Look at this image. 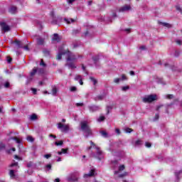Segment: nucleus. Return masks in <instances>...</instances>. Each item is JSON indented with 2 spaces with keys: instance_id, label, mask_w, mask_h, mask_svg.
I'll use <instances>...</instances> for the list:
<instances>
[{
  "instance_id": "4468645a",
  "label": "nucleus",
  "mask_w": 182,
  "mask_h": 182,
  "mask_svg": "<svg viewBox=\"0 0 182 182\" xmlns=\"http://www.w3.org/2000/svg\"><path fill=\"white\" fill-rule=\"evenodd\" d=\"M88 107L90 112H97V110H100V107L96 105L90 106Z\"/></svg>"
},
{
  "instance_id": "423d86ee",
  "label": "nucleus",
  "mask_w": 182,
  "mask_h": 182,
  "mask_svg": "<svg viewBox=\"0 0 182 182\" xmlns=\"http://www.w3.org/2000/svg\"><path fill=\"white\" fill-rule=\"evenodd\" d=\"M45 72H46L45 68H34L33 69V70L31 72L30 75L31 77L32 76H35V75H36V73H38V75H43V74H45Z\"/></svg>"
},
{
  "instance_id": "aec40b11",
  "label": "nucleus",
  "mask_w": 182,
  "mask_h": 182,
  "mask_svg": "<svg viewBox=\"0 0 182 182\" xmlns=\"http://www.w3.org/2000/svg\"><path fill=\"white\" fill-rule=\"evenodd\" d=\"M53 41H55V42H60V37H59V35L58 33H55L53 35Z\"/></svg>"
},
{
  "instance_id": "4c0bfd02",
  "label": "nucleus",
  "mask_w": 182,
  "mask_h": 182,
  "mask_svg": "<svg viewBox=\"0 0 182 182\" xmlns=\"http://www.w3.org/2000/svg\"><path fill=\"white\" fill-rule=\"evenodd\" d=\"M165 97H166V99H173V97H174V95H166V96H165Z\"/></svg>"
},
{
  "instance_id": "4be33fe9",
  "label": "nucleus",
  "mask_w": 182,
  "mask_h": 182,
  "mask_svg": "<svg viewBox=\"0 0 182 182\" xmlns=\"http://www.w3.org/2000/svg\"><path fill=\"white\" fill-rule=\"evenodd\" d=\"M66 153H68V149H62L61 151L58 152V154L60 156L62 154H66Z\"/></svg>"
},
{
  "instance_id": "1a4fd4ad",
  "label": "nucleus",
  "mask_w": 182,
  "mask_h": 182,
  "mask_svg": "<svg viewBox=\"0 0 182 182\" xmlns=\"http://www.w3.org/2000/svg\"><path fill=\"white\" fill-rule=\"evenodd\" d=\"M9 140H15L16 143L18 144V147H22V139L18 137H11Z\"/></svg>"
},
{
  "instance_id": "72a5a7b5",
  "label": "nucleus",
  "mask_w": 182,
  "mask_h": 182,
  "mask_svg": "<svg viewBox=\"0 0 182 182\" xmlns=\"http://www.w3.org/2000/svg\"><path fill=\"white\" fill-rule=\"evenodd\" d=\"M161 25H163V26H166V28H171V26L170 25V23H161Z\"/></svg>"
},
{
  "instance_id": "bf43d9fd",
  "label": "nucleus",
  "mask_w": 182,
  "mask_h": 182,
  "mask_svg": "<svg viewBox=\"0 0 182 182\" xmlns=\"http://www.w3.org/2000/svg\"><path fill=\"white\" fill-rule=\"evenodd\" d=\"M126 174H127V173H124L119 174V175L118 176V177H120V178L124 177V176H126Z\"/></svg>"
},
{
  "instance_id": "de8ad7c7",
  "label": "nucleus",
  "mask_w": 182,
  "mask_h": 182,
  "mask_svg": "<svg viewBox=\"0 0 182 182\" xmlns=\"http://www.w3.org/2000/svg\"><path fill=\"white\" fill-rule=\"evenodd\" d=\"M31 91L33 92V95H36V92H38L36 88H31Z\"/></svg>"
},
{
  "instance_id": "a878e982",
  "label": "nucleus",
  "mask_w": 182,
  "mask_h": 182,
  "mask_svg": "<svg viewBox=\"0 0 182 182\" xmlns=\"http://www.w3.org/2000/svg\"><path fill=\"white\" fill-rule=\"evenodd\" d=\"M124 132H125L126 133H132V132H133V129L129 127H125L124 129Z\"/></svg>"
},
{
  "instance_id": "a19ab883",
  "label": "nucleus",
  "mask_w": 182,
  "mask_h": 182,
  "mask_svg": "<svg viewBox=\"0 0 182 182\" xmlns=\"http://www.w3.org/2000/svg\"><path fill=\"white\" fill-rule=\"evenodd\" d=\"M159 114H156L155 115L154 119H153L154 122H157V120H159Z\"/></svg>"
},
{
  "instance_id": "f03ea898",
  "label": "nucleus",
  "mask_w": 182,
  "mask_h": 182,
  "mask_svg": "<svg viewBox=\"0 0 182 182\" xmlns=\"http://www.w3.org/2000/svg\"><path fill=\"white\" fill-rule=\"evenodd\" d=\"M91 146L88 148V150L90 149H95L96 151V154H92V156L95 157V159H98V160H102L103 159V152L100 150V148L96 146L93 141H90Z\"/></svg>"
},
{
  "instance_id": "f704fd0d",
  "label": "nucleus",
  "mask_w": 182,
  "mask_h": 182,
  "mask_svg": "<svg viewBox=\"0 0 182 182\" xmlns=\"http://www.w3.org/2000/svg\"><path fill=\"white\" fill-rule=\"evenodd\" d=\"M103 97H104L103 95H99L95 98V100H102Z\"/></svg>"
},
{
  "instance_id": "5fc2aeb1",
  "label": "nucleus",
  "mask_w": 182,
  "mask_h": 182,
  "mask_svg": "<svg viewBox=\"0 0 182 182\" xmlns=\"http://www.w3.org/2000/svg\"><path fill=\"white\" fill-rule=\"evenodd\" d=\"M70 91L71 92H76V87H70Z\"/></svg>"
},
{
  "instance_id": "3c124183",
  "label": "nucleus",
  "mask_w": 182,
  "mask_h": 182,
  "mask_svg": "<svg viewBox=\"0 0 182 182\" xmlns=\"http://www.w3.org/2000/svg\"><path fill=\"white\" fill-rule=\"evenodd\" d=\"M120 80H121L120 78H115V79L114 80V83H119V82H120Z\"/></svg>"
},
{
  "instance_id": "393cba45",
  "label": "nucleus",
  "mask_w": 182,
  "mask_h": 182,
  "mask_svg": "<svg viewBox=\"0 0 182 182\" xmlns=\"http://www.w3.org/2000/svg\"><path fill=\"white\" fill-rule=\"evenodd\" d=\"M101 136H102V137H108L109 136L107 135V132H106V131H101L100 132Z\"/></svg>"
},
{
  "instance_id": "69168bd1",
  "label": "nucleus",
  "mask_w": 182,
  "mask_h": 182,
  "mask_svg": "<svg viewBox=\"0 0 182 182\" xmlns=\"http://www.w3.org/2000/svg\"><path fill=\"white\" fill-rule=\"evenodd\" d=\"M76 106L79 107V106H83V103H77Z\"/></svg>"
},
{
  "instance_id": "7c9ffc66",
  "label": "nucleus",
  "mask_w": 182,
  "mask_h": 182,
  "mask_svg": "<svg viewBox=\"0 0 182 182\" xmlns=\"http://www.w3.org/2000/svg\"><path fill=\"white\" fill-rule=\"evenodd\" d=\"M10 167H16V168H19V166H18V162H14L10 165Z\"/></svg>"
},
{
  "instance_id": "2eb2a0df",
  "label": "nucleus",
  "mask_w": 182,
  "mask_h": 182,
  "mask_svg": "<svg viewBox=\"0 0 182 182\" xmlns=\"http://www.w3.org/2000/svg\"><path fill=\"white\" fill-rule=\"evenodd\" d=\"M82 79H83V77H82V75H77L75 77V80H79V83L81 85H83Z\"/></svg>"
},
{
  "instance_id": "bb28decb",
  "label": "nucleus",
  "mask_w": 182,
  "mask_h": 182,
  "mask_svg": "<svg viewBox=\"0 0 182 182\" xmlns=\"http://www.w3.org/2000/svg\"><path fill=\"white\" fill-rule=\"evenodd\" d=\"M112 167H114V168L117 167V166H119V164H118L117 161H112Z\"/></svg>"
},
{
  "instance_id": "58836bf2",
  "label": "nucleus",
  "mask_w": 182,
  "mask_h": 182,
  "mask_svg": "<svg viewBox=\"0 0 182 182\" xmlns=\"http://www.w3.org/2000/svg\"><path fill=\"white\" fill-rule=\"evenodd\" d=\"M43 53H44L45 56H49V55H50L49 50H44Z\"/></svg>"
},
{
  "instance_id": "5701e85b",
  "label": "nucleus",
  "mask_w": 182,
  "mask_h": 182,
  "mask_svg": "<svg viewBox=\"0 0 182 182\" xmlns=\"http://www.w3.org/2000/svg\"><path fill=\"white\" fill-rule=\"evenodd\" d=\"M56 95H58V89L56 88V87H54L52 89V95L56 96Z\"/></svg>"
},
{
  "instance_id": "6e6552de",
  "label": "nucleus",
  "mask_w": 182,
  "mask_h": 182,
  "mask_svg": "<svg viewBox=\"0 0 182 182\" xmlns=\"http://www.w3.org/2000/svg\"><path fill=\"white\" fill-rule=\"evenodd\" d=\"M77 180H79L78 173H71L69 176L67 177L68 181L75 182V181H77Z\"/></svg>"
},
{
  "instance_id": "4d7b16f0",
  "label": "nucleus",
  "mask_w": 182,
  "mask_h": 182,
  "mask_svg": "<svg viewBox=\"0 0 182 182\" xmlns=\"http://www.w3.org/2000/svg\"><path fill=\"white\" fill-rule=\"evenodd\" d=\"M46 168H48V170H50V168H52V165H50V164H48V165H46Z\"/></svg>"
},
{
  "instance_id": "052dcab7",
  "label": "nucleus",
  "mask_w": 182,
  "mask_h": 182,
  "mask_svg": "<svg viewBox=\"0 0 182 182\" xmlns=\"http://www.w3.org/2000/svg\"><path fill=\"white\" fill-rule=\"evenodd\" d=\"M115 132H116L117 134H120V129H119L117 128V129H115Z\"/></svg>"
},
{
  "instance_id": "ddd939ff",
  "label": "nucleus",
  "mask_w": 182,
  "mask_h": 182,
  "mask_svg": "<svg viewBox=\"0 0 182 182\" xmlns=\"http://www.w3.org/2000/svg\"><path fill=\"white\" fill-rule=\"evenodd\" d=\"M95 176V169H91L89 173L84 174V178H89V177H93Z\"/></svg>"
},
{
  "instance_id": "20e7f679",
  "label": "nucleus",
  "mask_w": 182,
  "mask_h": 182,
  "mask_svg": "<svg viewBox=\"0 0 182 182\" xmlns=\"http://www.w3.org/2000/svg\"><path fill=\"white\" fill-rule=\"evenodd\" d=\"M154 100H157L156 95H146L142 99V102H144V103H151L152 102H154Z\"/></svg>"
},
{
  "instance_id": "e433bc0d",
  "label": "nucleus",
  "mask_w": 182,
  "mask_h": 182,
  "mask_svg": "<svg viewBox=\"0 0 182 182\" xmlns=\"http://www.w3.org/2000/svg\"><path fill=\"white\" fill-rule=\"evenodd\" d=\"M97 120L99 122H103V120H105V116H100Z\"/></svg>"
},
{
  "instance_id": "c756f323",
  "label": "nucleus",
  "mask_w": 182,
  "mask_h": 182,
  "mask_svg": "<svg viewBox=\"0 0 182 182\" xmlns=\"http://www.w3.org/2000/svg\"><path fill=\"white\" fill-rule=\"evenodd\" d=\"M90 80L92 82L93 85H96V83H97V80H95L93 77H90Z\"/></svg>"
},
{
  "instance_id": "a211bd4d",
  "label": "nucleus",
  "mask_w": 182,
  "mask_h": 182,
  "mask_svg": "<svg viewBox=\"0 0 182 182\" xmlns=\"http://www.w3.org/2000/svg\"><path fill=\"white\" fill-rule=\"evenodd\" d=\"M16 44L18 46V48H23L25 50H29V47H28V46H26L24 47L21 46V41H16Z\"/></svg>"
},
{
  "instance_id": "7ed1b4c3",
  "label": "nucleus",
  "mask_w": 182,
  "mask_h": 182,
  "mask_svg": "<svg viewBox=\"0 0 182 182\" xmlns=\"http://www.w3.org/2000/svg\"><path fill=\"white\" fill-rule=\"evenodd\" d=\"M80 127L81 130L85 133V136L87 137H89L92 134V130L90 129V127H89V124H87V121H82L80 122Z\"/></svg>"
},
{
  "instance_id": "9d476101",
  "label": "nucleus",
  "mask_w": 182,
  "mask_h": 182,
  "mask_svg": "<svg viewBox=\"0 0 182 182\" xmlns=\"http://www.w3.org/2000/svg\"><path fill=\"white\" fill-rule=\"evenodd\" d=\"M132 8L130 7L129 5H125L122 7H121L119 10V12H127V11H130Z\"/></svg>"
},
{
  "instance_id": "f257e3e1",
  "label": "nucleus",
  "mask_w": 182,
  "mask_h": 182,
  "mask_svg": "<svg viewBox=\"0 0 182 182\" xmlns=\"http://www.w3.org/2000/svg\"><path fill=\"white\" fill-rule=\"evenodd\" d=\"M67 64L66 65L69 68V69H76L77 66L75 64V62L79 59V58H82L80 55H75L73 53H67Z\"/></svg>"
},
{
  "instance_id": "6e6d98bb",
  "label": "nucleus",
  "mask_w": 182,
  "mask_h": 182,
  "mask_svg": "<svg viewBox=\"0 0 182 182\" xmlns=\"http://www.w3.org/2000/svg\"><path fill=\"white\" fill-rule=\"evenodd\" d=\"M14 159H16V160H22V158L19 157V156H17V155H15V156H14Z\"/></svg>"
},
{
  "instance_id": "c85d7f7f",
  "label": "nucleus",
  "mask_w": 182,
  "mask_h": 182,
  "mask_svg": "<svg viewBox=\"0 0 182 182\" xmlns=\"http://www.w3.org/2000/svg\"><path fill=\"white\" fill-rule=\"evenodd\" d=\"M27 141H31V143L33 142V141L35 140L33 139V137L31 136H28L26 138Z\"/></svg>"
},
{
  "instance_id": "13d9d810",
  "label": "nucleus",
  "mask_w": 182,
  "mask_h": 182,
  "mask_svg": "<svg viewBox=\"0 0 182 182\" xmlns=\"http://www.w3.org/2000/svg\"><path fill=\"white\" fill-rule=\"evenodd\" d=\"M9 82H5V84H4V87H9Z\"/></svg>"
},
{
  "instance_id": "79ce46f5",
  "label": "nucleus",
  "mask_w": 182,
  "mask_h": 182,
  "mask_svg": "<svg viewBox=\"0 0 182 182\" xmlns=\"http://www.w3.org/2000/svg\"><path fill=\"white\" fill-rule=\"evenodd\" d=\"M50 157H52V154H50L44 155L45 159H50Z\"/></svg>"
},
{
  "instance_id": "6ab92c4d",
  "label": "nucleus",
  "mask_w": 182,
  "mask_h": 182,
  "mask_svg": "<svg viewBox=\"0 0 182 182\" xmlns=\"http://www.w3.org/2000/svg\"><path fill=\"white\" fill-rule=\"evenodd\" d=\"M50 16L52 17V18L53 19L52 21V23L56 25L58 23V21L56 20H55V12L54 11H51L50 14Z\"/></svg>"
},
{
  "instance_id": "b1692460",
  "label": "nucleus",
  "mask_w": 182,
  "mask_h": 182,
  "mask_svg": "<svg viewBox=\"0 0 182 182\" xmlns=\"http://www.w3.org/2000/svg\"><path fill=\"white\" fill-rule=\"evenodd\" d=\"M64 21H65L67 23H73V22H75V19L73 18H64Z\"/></svg>"
},
{
  "instance_id": "864d4df0",
  "label": "nucleus",
  "mask_w": 182,
  "mask_h": 182,
  "mask_svg": "<svg viewBox=\"0 0 182 182\" xmlns=\"http://www.w3.org/2000/svg\"><path fill=\"white\" fill-rule=\"evenodd\" d=\"M8 63H11L12 62V58L11 57H7Z\"/></svg>"
},
{
  "instance_id": "37998d69",
  "label": "nucleus",
  "mask_w": 182,
  "mask_h": 182,
  "mask_svg": "<svg viewBox=\"0 0 182 182\" xmlns=\"http://www.w3.org/2000/svg\"><path fill=\"white\" fill-rule=\"evenodd\" d=\"M40 66H43V68L46 66V64L43 62V60H41V62L40 63Z\"/></svg>"
},
{
  "instance_id": "8fccbe9b",
  "label": "nucleus",
  "mask_w": 182,
  "mask_h": 182,
  "mask_svg": "<svg viewBox=\"0 0 182 182\" xmlns=\"http://www.w3.org/2000/svg\"><path fill=\"white\" fill-rule=\"evenodd\" d=\"M140 50H146V46H141L139 47Z\"/></svg>"
},
{
  "instance_id": "9b49d317",
  "label": "nucleus",
  "mask_w": 182,
  "mask_h": 182,
  "mask_svg": "<svg viewBox=\"0 0 182 182\" xmlns=\"http://www.w3.org/2000/svg\"><path fill=\"white\" fill-rule=\"evenodd\" d=\"M9 14H15L18 12V9L15 6H11L9 9Z\"/></svg>"
},
{
  "instance_id": "680f3d73",
  "label": "nucleus",
  "mask_w": 182,
  "mask_h": 182,
  "mask_svg": "<svg viewBox=\"0 0 182 182\" xmlns=\"http://www.w3.org/2000/svg\"><path fill=\"white\" fill-rule=\"evenodd\" d=\"M54 182H60V179L59 178H57L54 180Z\"/></svg>"
},
{
  "instance_id": "ea45409f",
  "label": "nucleus",
  "mask_w": 182,
  "mask_h": 182,
  "mask_svg": "<svg viewBox=\"0 0 182 182\" xmlns=\"http://www.w3.org/2000/svg\"><path fill=\"white\" fill-rule=\"evenodd\" d=\"M181 173H182V171H178L175 172V175H176L177 178H178V175L181 174Z\"/></svg>"
},
{
  "instance_id": "774afa93",
  "label": "nucleus",
  "mask_w": 182,
  "mask_h": 182,
  "mask_svg": "<svg viewBox=\"0 0 182 182\" xmlns=\"http://www.w3.org/2000/svg\"><path fill=\"white\" fill-rule=\"evenodd\" d=\"M78 32H79V30H74L73 31V33H78Z\"/></svg>"
},
{
  "instance_id": "f8f14e48",
  "label": "nucleus",
  "mask_w": 182,
  "mask_h": 182,
  "mask_svg": "<svg viewBox=\"0 0 182 182\" xmlns=\"http://www.w3.org/2000/svg\"><path fill=\"white\" fill-rule=\"evenodd\" d=\"M2 31L4 32H8L9 31V26L6 25L5 23H0Z\"/></svg>"
},
{
  "instance_id": "412c9836",
  "label": "nucleus",
  "mask_w": 182,
  "mask_h": 182,
  "mask_svg": "<svg viewBox=\"0 0 182 182\" xmlns=\"http://www.w3.org/2000/svg\"><path fill=\"white\" fill-rule=\"evenodd\" d=\"M38 45H43L45 43V40L42 38H37Z\"/></svg>"
},
{
  "instance_id": "603ef678",
  "label": "nucleus",
  "mask_w": 182,
  "mask_h": 182,
  "mask_svg": "<svg viewBox=\"0 0 182 182\" xmlns=\"http://www.w3.org/2000/svg\"><path fill=\"white\" fill-rule=\"evenodd\" d=\"M176 10L182 13L181 7H180V6H176Z\"/></svg>"
},
{
  "instance_id": "39448f33",
  "label": "nucleus",
  "mask_w": 182,
  "mask_h": 182,
  "mask_svg": "<svg viewBox=\"0 0 182 182\" xmlns=\"http://www.w3.org/2000/svg\"><path fill=\"white\" fill-rule=\"evenodd\" d=\"M71 53L68 50H63V47H61L58 49V53L57 55L58 60H60L62 59V55H65L66 60H68V54Z\"/></svg>"
},
{
  "instance_id": "cd10ccee",
  "label": "nucleus",
  "mask_w": 182,
  "mask_h": 182,
  "mask_svg": "<svg viewBox=\"0 0 182 182\" xmlns=\"http://www.w3.org/2000/svg\"><path fill=\"white\" fill-rule=\"evenodd\" d=\"M36 119H38L36 114H33L30 116V119L31 120H36Z\"/></svg>"
},
{
  "instance_id": "c9c22d12",
  "label": "nucleus",
  "mask_w": 182,
  "mask_h": 182,
  "mask_svg": "<svg viewBox=\"0 0 182 182\" xmlns=\"http://www.w3.org/2000/svg\"><path fill=\"white\" fill-rule=\"evenodd\" d=\"M129 88L130 87L129 86H124V87H122V90L123 92H126L127 90H129Z\"/></svg>"
},
{
  "instance_id": "2f4dec72",
  "label": "nucleus",
  "mask_w": 182,
  "mask_h": 182,
  "mask_svg": "<svg viewBox=\"0 0 182 182\" xmlns=\"http://www.w3.org/2000/svg\"><path fill=\"white\" fill-rule=\"evenodd\" d=\"M141 144H143L141 140H137L135 141V146H141Z\"/></svg>"
},
{
  "instance_id": "0eeeda50",
  "label": "nucleus",
  "mask_w": 182,
  "mask_h": 182,
  "mask_svg": "<svg viewBox=\"0 0 182 182\" xmlns=\"http://www.w3.org/2000/svg\"><path fill=\"white\" fill-rule=\"evenodd\" d=\"M58 129L61 130V132L66 133V132H69L70 126L69 124H63L62 122H60L57 125Z\"/></svg>"
},
{
  "instance_id": "e2e57ef3",
  "label": "nucleus",
  "mask_w": 182,
  "mask_h": 182,
  "mask_svg": "<svg viewBox=\"0 0 182 182\" xmlns=\"http://www.w3.org/2000/svg\"><path fill=\"white\" fill-rule=\"evenodd\" d=\"M176 43H177L178 45H181V41L177 40V41H176Z\"/></svg>"
},
{
  "instance_id": "dca6fc26",
  "label": "nucleus",
  "mask_w": 182,
  "mask_h": 182,
  "mask_svg": "<svg viewBox=\"0 0 182 182\" xmlns=\"http://www.w3.org/2000/svg\"><path fill=\"white\" fill-rule=\"evenodd\" d=\"M15 173H16V171H15V170L9 171V176H10L11 178H12V179L16 178V174H15Z\"/></svg>"
},
{
  "instance_id": "09e8293b",
  "label": "nucleus",
  "mask_w": 182,
  "mask_h": 182,
  "mask_svg": "<svg viewBox=\"0 0 182 182\" xmlns=\"http://www.w3.org/2000/svg\"><path fill=\"white\" fill-rule=\"evenodd\" d=\"M3 149H5V144L0 143V150H3Z\"/></svg>"
},
{
  "instance_id": "f3484780",
  "label": "nucleus",
  "mask_w": 182,
  "mask_h": 182,
  "mask_svg": "<svg viewBox=\"0 0 182 182\" xmlns=\"http://www.w3.org/2000/svg\"><path fill=\"white\" fill-rule=\"evenodd\" d=\"M124 168H125L124 165H120V166H119V170H118V171H115L114 173L115 175H116V174H119V173H120V171H123V170H124Z\"/></svg>"
},
{
  "instance_id": "49530a36",
  "label": "nucleus",
  "mask_w": 182,
  "mask_h": 182,
  "mask_svg": "<svg viewBox=\"0 0 182 182\" xmlns=\"http://www.w3.org/2000/svg\"><path fill=\"white\" fill-rule=\"evenodd\" d=\"M145 146L146 147L150 148L151 147V144L150 142H146Z\"/></svg>"
},
{
  "instance_id": "a18cd8bd",
  "label": "nucleus",
  "mask_w": 182,
  "mask_h": 182,
  "mask_svg": "<svg viewBox=\"0 0 182 182\" xmlns=\"http://www.w3.org/2000/svg\"><path fill=\"white\" fill-rule=\"evenodd\" d=\"M120 79L121 80H127V77L125 75H122Z\"/></svg>"
},
{
  "instance_id": "0e129e2a",
  "label": "nucleus",
  "mask_w": 182,
  "mask_h": 182,
  "mask_svg": "<svg viewBox=\"0 0 182 182\" xmlns=\"http://www.w3.org/2000/svg\"><path fill=\"white\" fill-rule=\"evenodd\" d=\"M27 167H32V162L27 164Z\"/></svg>"
},
{
  "instance_id": "c03bdc74",
  "label": "nucleus",
  "mask_w": 182,
  "mask_h": 182,
  "mask_svg": "<svg viewBox=\"0 0 182 182\" xmlns=\"http://www.w3.org/2000/svg\"><path fill=\"white\" fill-rule=\"evenodd\" d=\"M75 1L76 0H67V2L69 5H72L75 2Z\"/></svg>"
},
{
  "instance_id": "338daca9",
  "label": "nucleus",
  "mask_w": 182,
  "mask_h": 182,
  "mask_svg": "<svg viewBox=\"0 0 182 182\" xmlns=\"http://www.w3.org/2000/svg\"><path fill=\"white\" fill-rule=\"evenodd\" d=\"M129 75H131V76H134V71H130Z\"/></svg>"
},
{
  "instance_id": "473e14b6",
  "label": "nucleus",
  "mask_w": 182,
  "mask_h": 182,
  "mask_svg": "<svg viewBox=\"0 0 182 182\" xmlns=\"http://www.w3.org/2000/svg\"><path fill=\"white\" fill-rule=\"evenodd\" d=\"M55 146H62L63 144V141H59L55 142Z\"/></svg>"
}]
</instances>
